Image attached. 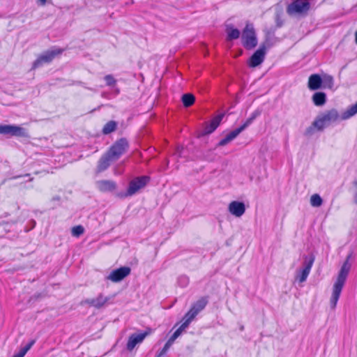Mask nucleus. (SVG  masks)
Returning <instances> with one entry per match:
<instances>
[{
	"label": "nucleus",
	"mask_w": 357,
	"mask_h": 357,
	"mask_svg": "<svg viewBox=\"0 0 357 357\" xmlns=\"http://www.w3.org/2000/svg\"><path fill=\"white\" fill-rule=\"evenodd\" d=\"M114 160L107 153L102 155L98 160L97 172H102L106 170L110 165V162Z\"/></svg>",
	"instance_id": "6ab92c4d"
},
{
	"label": "nucleus",
	"mask_w": 357,
	"mask_h": 357,
	"mask_svg": "<svg viewBox=\"0 0 357 357\" xmlns=\"http://www.w3.org/2000/svg\"><path fill=\"white\" fill-rule=\"evenodd\" d=\"M116 123L114 121H110L107 122L102 128V133L104 135H108L113 131H114L116 128Z\"/></svg>",
	"instance_id": "a878e982"
},
{
	"label": "nucleus",
	"mask_w": 357,
	"mask_h": 357,
	"mask_svg": "<svg viewBox=\"0 0 357 357\" xmlns=\"http://www.w3.org/2000/svg\"><path fill=\"white\" fill-rule=\"evenodd\" d=\"M322 85L324 88L332 89L333 86V77L329 75H324Z\"/></svg>",
	"instance_id": "bb28decb"
},
{
	"label": "nucleus",
	"mask_w": 357,
	"mask_h": 357,
	"mask_svg": "<svg viewBox=\"0 0 357 357\" xmlns=\"http://www.w3.org/2000/svg\"><path fill=\"white\" fill-rule=\"evenodd\" d=\"M149 180L150 178L147 176L135 178L129 183L128 190L123 197H130L135 195L139 190L146 185Z\"/></svg>",
	"instance_id": "39448f33"
},
{
	"label": "nucleus",
	"mask_w": 357,
	"mask_h": 357,
	"mask_svg": "<svg viewBox=\"0 0 357 357\" xmlns=\"http://www.w3.org/2000/svg\"><path fill=\"white\" fill-rule=\"evenodd\" d=\"M96 185L101 192H112L116 188V184L111 180H101L96 182Z\"/></svg>",
	"instance_id": "a211bd4d"
},
{
	"label": "nucleus",
	"mask_w": 357,
	"mask_h": 357,
	"mask_svg": "<svg viewBox=\"0 0 357 357\" xmlns=\"http://www.w3.org/2000/svg\"><path fill=\"white\" fill-rule=\"evenodd\" d=\"M178 282L180 284H181L183 286H185L188 282H189V280L187 277L185 276H181L178 279Z\"/></svg>",
	"instance_id": "4c0bfd02"
},
{
	"label": "nucleus",
	"mask_w": 357,
	"mask_h": 357,
	"mask_svg": "<svg viewBox=\"0 0 357 357\" xmlns=\"http://www.w3.org/2000/svg\"><path fill=\"white\" fill-rule=\"evenodd\" d=\"M84 231V229L81 225H77L72 228V235L78 237L82 235Z\"/></svg>",
	"instance_id": "473e14b6"
},
{
	"label": "nucleus",
	"mask_w": 357,
	"mask_h": 357,
	"mask_svg": "<svg viewBox=\"0 0 357 357\" xmlns=\"http://www.w3.org/2000/svg\"><path fill=\"white\" fill-rule=\"evenodd\" d=\"M225 116V113L218 114V116H215L211 121L210 124L213 126L215 129L218 127L220 125L222 119H223Z\"/></svg>",
	"instance_id": "7c9ffc66"
},
{
	"label": "nucleus",
	"mask_w": 357,
	"mask_h": 357,
	"mask_svg": "<svg viewBox=\"0 0 357 357\" xmlns=\"http://www.w3.org/2000/svg\"><path fill=\"white\" fill-rule=\"evenodd\" d=\"M156 357H160V356H157Z\"/></svg>",
	"instance_id": "8fccbe9b"
},
{
	"label": "nucleus",
	"mask_w": 357,
	"mask_h": 357,
	"mask_svg": "<svg viewBox=\"0 0 357 357\" xmlns=\"http://www.w3.org/2000/svg\"><path fill=\"white\" fill-rule=\"evenodd\" d=\"M131 269L128 266H122L113 270L109 275L106 277V280L113 282H119L130 275Z\"/></svg>",
	"instance_id": "9d476101"
},
{
	"label": "nucleus",
	"mask_w": 357,
	"mask_h": 357,
	"mask_svg": "<svg viewBox=\"0 0 357 357\" xmlns=\"http://www.w3.org/2000/svg\"><path fill=\"white\" fill-rule=\"evenodd\" d=\"M323 131L322 128H320V125H314V121L312 122L310 126L306 128L304 132V135L306 137H310L314 134L315 131Z\"/></svg>",
	"instance_id": "393cba45"
},
{
	"label": "nucleus",
	"mask_w": 357,
	"mask_h": 357,
	"mask_svg": "<svg viewBox=\"0 0 357 357\" xmlns=\"http://www.w3.org/2000/svg\"><path fill=\"white\" fill-rule=\"evenodd\" d=\"M242 131L239 128L230 132L225 138L221 139L218 144V146H223L229 144L231 141L234 139Z\"/></svg>",
	"instance_id": "412c9836"
},
{
	"label": "nucleus",
	"mask_w": 357,
	"mask_h": 357,
	"mask_svg": "<svg viewBox=\"0 0 357 357\" xmlns=\"http://www.w3.org/2000/svg\"><path fill=\"white\" fill-rule=\"evenodd\" d=\"M266 49L264 45H260L259 49L256 50L250 56L248 61V66L250 68H255L263 63L265 59Z\"/></svg>",
	"instance_id": "ddd939ff"
},
{
	"label": "nucleus",
	"mask_w": 357,
	"mask_h": 357,
	"mask_svg": "<svg viewBox=\"0 0 357 357\" xmlns=\"http://www.w3.org/2000/svg\"><path fill=\"white\" fill-rule=\"evenodd\" d=\"M323 200L318 194H314L310 197V204L314 207H319L321 206Z\"/></svg>",
	"instance_id": "c85d7f7f"
},
{
	"label": "nucleus",
	"mask_w": 357,
	"mask_h": 357,
	"mask_svg": "<svg viewBox=\"0 0 357 357\" xmlns=\"http://www.w3.org/2000/svg\"><path fill=\"white\" fill-rule=\"evenodd\" d=\"M109 298L104 296L102 294H99L96 298L86 299L84 303L89 304L96 308L102 307L108 301Z\"/></svg>",
	"instance_id": "f3484780"
},
{
	"label": "nucleus",
	"mask_w": 357,
	"mask_h": 357,
	"mask_svg": "<svg viewBox=\"0 0 357 357\" xmlns=\"http://www.w3.org/2000/svg\"><path fill=\"white\" fill-rule=\"evenodd\" d=\"M207 303L208 299L206 297H202L193 303L190 310L185 314V317L192 321L195 317L205 308Z\"/></svg>",
	"instance_id": "9b49d317"
},
{
	"label": "nucleus",
	"mask_w": 357,
	"mask_h": 357,
	"mask_svg": "<svg viewBox=\"0 0 357 357\" xmlns=\"http://www.w3.org/2000/svg\"><path fill=\"white\" fill-rule=\"evenodd\" d=\"M178 331H176L173 335L169 337V342L174 343V342L176 340V339L180 335Z\"/></svg>",
	"instance_id": "58836bf2"
},
{
	"label": "nucleus",
	"mask_w": 357,
	"mask_h": 357,
	"mask_svg": "<svg viewBox=\"0 0 357 357\" xmlns=\"http://www.w3.org/2000/svg\"><path fill=\"white\" fill-rule=\"evenodd\" d=\"M312 100L316 106H323L326 102V95L322 91L316 92L312 95Z\"/></svg>",
	"instance_id": "4be33fe9"
},
{
	"label": "nucleus",
	"mask_w": 357,
	"mask_h": 357,
	"mask_svg": "<svg viewBox=\"0 0 357 357\" xmlns=\"http://www.w3.org/2000/svg\"><path fill=\"white\" fill-rule=\"evenodd\" d=\"M59 199V197H54V199H55V200H57V199Z\"/></svg>",
	"instance_id": "49530a36"
},
{
	"label": "nucleus",
	"mask_w": 357,
	"mask_h": 357,
	"mask_svg": "<svg viewBox=\"0 0 357 357\" xmlns=\"http://www.w3.org/2000/svg\"><path fill=\"white\" fill-rule=\"evenodd\" d=\"M225 31L227 33V40H233L238 39L240 37L241 32L240 31L234 28L232 24H227Z\"/></svg>",
	"instance_id": "aec40b11"
},
{
	"label": "nucleus",
	"mask_w": 357,
	"mask_h": 357,
	"mask_svg": "<svg viewBox=\"0 0 357 357\" xmlns=\"http://www.w3.org/2000/svg\"><path fill=\"white\" fill-rule=\"evenodd\" d=\"M314 259L315 257L312 254L304 257L303 268L298 270L296 275V280L300 283H303L307 280L314 264Z\"/></svg>",
	"instance_id": "423d86ee"
},
{
	"label": "nucleus",
	"mask_w": 357,
	"mask_h": 357,
	"mask_svg": "<svg viewBox=\"0 0 357 357\" xmlns=\"http://www.w3.org/2000/svg\"><path fill=\"white\" fill-rule=\"evenodd\" d=\"M40 2L41 5H45L47 2V0H38Z\"/></svg>",
	"instance_id": "ea45409f"
},
{
	"label": "nucleus",
	"mask_w": 357,
	"mask_h": 357,
	"mask_svg": "<svg viewBox=\"0 0 357 357\" xmlns=\"http://www.w3.org/2000/svg\"><path fill=\"white\" fill-rule=\"evenodd\" d=\"M24 176H30V174H25Z\"/></svg>",
	"instance_id": "a18cd8bd"
},
{
	"label": "nucleus",
	"mask_w": 357,
	"mask_h": 357,
	"mask_svg": "<svg viewBox=\"0 0 357 357\" xmlns=\"http://www.w3.org/2000/svg\"><path fill=\"white\" fill-rule=\"evenodd\" d=\"M172 344L173 343L170 342L169 340H168L167 342L165 343V346L163 347L162 349L161 350V351L160 352V354L158 356H160V357H162V356L166 353V351L168 350V349Z\"/></svg>",
	"instance_id": "e433bc0d"
},
{
	"label": "nucleus",
	"mask_w": 357,
	"mask_h": 357,
	"mask_svg": "<svg viewBox=\"0 0 357 357\" xmlns=\"http://www.w3.org/2000/svg\"><path fill=\"white\" fill-rule=\"evenodd\" d=\"M177 149H178V151L181 152L179 147H177Z\"/></svg>",
	"instance_id": "de8ad7c7"
},
{
	"label": "nucleus",
	"mask_w": 357,
	"mask_h": 357,
	"mask_svg": "<svg viewBox=\"0 0 357 357\" xmlns=\"http://www.w3.org/2000/svg\"><path fill=\"white\" fill-rule=\"evenodd\" d=\"M310 5L307 0H295L287 8V13L290 15L304 14L310 10Z\"/></svg>",
	"instance_id": "6e6552de"
},
{
	"label": "nucleus",
	"mask_w": 357,
	"mask_h": 357,
	"mask_svg": "<svg viewBox=\"0 0 357 357\" xmlns=\"http://www.w3.org/2000/svg\"><path fill=\"white\" fill-rule=\"evenodd\" d=\"M215 130V128L213 126H212L210 123L206 124L204 129L202 135H209L212 133Z\"/></svg>",
	"instance_id": "c9c22d12"
},
{
	"label": "nucleus",
	"mask_w": 357,
	"mask_h": 357,
	"mask_svg": "<svg viewBox=\"0 0 357 357\" xmlns=\"http://www.w3.org/2000/svg\"><path fill=\"white\" fill-rule=\"evenodd\" d=\"M183 324L181 325V326L176 330L177 331L179 332L180 334H181L182 331L185 329L188 326L189 324L191 323V320L190 319H188V317H185V316L183 317Z\"/></svg>",
	"instance_id": "72a5a7b5"
},
{
	"label": "nucleus",
	"mask_w": 357,
	"mask_h": 357,
	"mask_svg": "<svg viewBox=\"0 0 357 357\" xmlns=\"http://www.w3.org/2000/svg\"><path fill=\"white\" fill-rule=\"evenodd\" d=\"M128 148V141L125 138H121L114 143L107 153L115 160L119 159Z\"/></svg>",
	"instance_id": "1a4fd4ad"
},
{
	"label": "nucleus",
	"mask_w": 357,
	"mask_h": 357,
	"mask_svg": "<svg viewBox=\"0 0 357 357\" xmlns=\"http://www.w3.org/2000/svg\"><path fill=\"white\" fill-rule=\"evenodd\" d=\"M225 116V113L218 114V116H215L211 121L210 124L213 126L215 129L218 127L220 125L222 119H223Z\"/></svg>",
	"instance_id": "c756f323"
},
{
	"label": "nucleus",
	"mask_w": 357,
	"mask_h": 357,
	"mask_svg": "<svg viewBox=\"0 0 357 357\" xmlns=\"http://www.w3.org/2000/svg\"><path fill=\"white\" fill-rule=\"evenodd\" d=\"M355 42L357 44V31L355 33Z\"/></svg>",
	"instance_id": "79ce46f5"
},
{
	"label": "nucleus",
	"mask_w": 357,
	"mask_h": 357,
	"mask_svg": "<svg viewBox=\"0 0 357 357\" xmlns=\"http://www.w3.org/2000/svg\"><path fill=\"white\" fill-rule=\"evenodd\" d=\"M282 12L281 11H278L275 13V26H274L275 28H276V29L278 28H280L281 26H282L283 25V20L282 19Z\"/></svg>",
	"instance_id": "2f4dec72"
},
{
	"label": "nucleus",
	"mask_w": 357,
	"mask_h": 357,
	"mask_svg": "<svg viewBox=\"0 0 357 357\" xmlns=\"http://www.w3.org/2000/svg\"><path fill=\"white\" fill-rule=\"evenodd\" d=\"M33 178H30L29 181H33Z\"/></svg>",
	"instance_id": "09e8293b"
},
{
	"label": "nucleus",
	"mask_w": 357,
	"mask_h": 357,
	"mask_svg": "<svg viewBox=\"0 0 357 357\" xmlns=\"http://www.w3.org/2000/svg\"><path fill=\"white\" fill-rule=\"evenodd\" d=\"M243 46L246 50H252L257 45V38L254 26L251 23H247L243 30L241 36Z\"/></svg>",
	"instance_id": "7ed1b4c3"
},
{
	"label": "nucleus",
	"mask_w": 357,
	"mask_h": 357,
	"mask_svg": "<svg viewBox=\"0 0 357 357\" xmlns=\"http://www.w3.org/2000/svg\"><path fill=\"white\" fill-rule=\"evenodd\" d=\"M322 78L319 74H312L309 77L307 86L310 90L315 91L321 88Z\"/></svg>",
	"instance_id": "dca6fc26"
},
{
	"label": "nucleus",
	"mask_w": 357,
	"mask_h": 357,
	"mask_svg": "<svg viewBox=\"0 0 357 357\" xmlns=\"http://www.w3.org/2000/svg\"><path fill=\"white\" fill-rule=\"evenodd\" d=\"M0 134L19 137H29L26 129L16 125H0Z\"/></svg>",
	"instance_id": "0eeeda50"
},
{
	"label": "nucleus",
	"mask_w": 357,
	"mask_h": 357,
	"mask_svg": "<svg viewBox=\"0 0 357 357\" xmlns=\"http://www.w3.org/2000/svg\"><path fill=\"white\" fill-rule=\"evenodd\" d=\"M350 257L351 255H349L347 257L346 261L344 262L340 268L337 280L333 284V294L330 301V305L332 309H335L337 305V303L340 298L342 289L344 287L349 270L351 268V264L349 262Z\"/></svg>",
	"instance_id": "f03ea898"
},
{
	"label": "nucleus",
	"mask_w": 357,
	"mask_h": 357,
	"mask_svg": "<svg viewBox=\"0 0 357 357\" xmlns=\"http://www.w3.org/2000/svg\"><path fill=\"white\" fill-rule=\"evenodd\" d=\"M357 114V102L349 107L341 115L342 120H346ZM340 117L339 112L336 109L326 110L319 114L314 119V125H320V128L323 130L329 126L331 123L335 122Z\"/></svg>",
	"instance_id": "f257e3e1"
},
{
	"label": "nucleus",
	"mask_w": 357,
	"mask_h": 357,
	"mask_svg": "<svg viewBox=\"0 0 357 357\" xmlns=\"http://www.w3.org/2000/svg\"><path fill=\"white\" fill-rule=\"evenodd\" d=\"M181 100L185 107H189L194 104L195 97L192 93H185L182 96Z\"/></svg>",
	"instance_id": "5701e85b"
},
{
	"label": "nucleus",
	"mask_w": 357,
	"mask_h": 357,
	"mask_svg": "<svg viewBox=\"0 0 357 357\" xmlns=\"http://www.w3.org/2000/svg\"><path fill=\"white\" fill-rule=\"evenodd\" d=\"M35 340H31L29 342L25 347L22 348L20 351L15 354L13 357H24L26 352L31 348V347L34 344Z\"/></svg>",
	"instance_id": "cd10ccee"
},
{
	"label": "nucleus",
	"mask_w": 357,
	"mask_h": 357,
	"mask_svg": "<svg viewBox=\"0 0 357 357\" xmlns=\"http://www.w3.org/2000/svg\"><path fill=\"white\" fill-rule=\"evenodd\" d=\"M150 330L146 331L144 332L140 333H133L129 336L126 349L129 351H131L134 349L136 345L142 343L144 340L150 334Z\"/></svg>",
	"instance_id": "f8f14e48"
},
{
	"label": "nucleus",
	"mask_w": 357,
	"mask_h": 357,
	"mask_svg": "<svg viewBox=\"0 0 357 357\" xmlns=\"http://www.w3.org/2000/svg\"><path fill=\"white\" fill-rule=\"evenodd\" d=\"M240 330H241V331H243V330H244V326H241V327H240Z\"/></svg>",
	"instance_id": "37998d69"
},
{
	"label": "nucleus",
	"mask_w": 357,
	"mask_h": 357,
	"mask_svg": "<svg viewBox=\"0 0 357 357\" xmlns=\"http://www.w3.org/2000/svg\"><path fill=\"white\" fill-rule=\"evenodd\" d=\"M261 114V111L259 109L255 110L251 116L246 120V121L239 127L241 131H243L252 121Z\"/></svg>",
	"instance_id": "b1692460"
},
{
	"label": "nucleus",
	"mask_w": 357,
	"mask_h": 357,
	"mask_svg": "<svg viewBox=\"0 0 357 357\" xmlns=\"http://www.w3.org/2000/svg\"><path fill=\"white\" fill-rule=\"evenodd\" d=\"M20 177H21V176H15L13 178H20Z\"/></svg>",
	"instance_id": "c03bdc74"
},
{
	"label": "nucleus",
	"mask_w": 357,
	"mask_h": 357,
	"mask_svg": "<svg viewBox=\"0 0 357 357\" xmlns=\"http://www.w3.org/2000/svg\"><path fill=\"white\" fill-rule=\"evenodd\" d=\"M276 28L271 26L264 29L265 33L264 41L260 45H264L265 49L270 48L277 42V38L275 36Z\"/></svg>",
	"instance_id": "4468645a"
},
{
	"label": "nucleus",
	"mask_w": 357,
	"mask_h": 357,
	"mask_svg": "<svg viewBox=\"0 0 357 357\" xmlns=\"http://www.w3.org/2000/svg\"><path fill=\"white\" fill-rule=\"evenodd\" d=\"M104 79L106 82V84L109 86H114L116 83V80L112 75H107Z\"/></svg>",
	"instance_id": "f704fd0d"
},
{
	"label": "nucleus",
	"mask_w": 357,
	"mask_h": 357,
	"mask_svg": "<svg viewBox=\"0 0 357 357\" xmlns=\"http://www.w3.org/2000/svg\"><path fill=\"white\" fill-rule=\"evenodd\" d=\"M63 52V50L61 48H53L46 51L33 62L32 68L36 69L42 66L44 63H50L55 56L61 54Z\"/></svg>",
	"instance_id": "20e7f679"
},
{
	"label": "nucleus",
	"mask_w": 357,
	"mask_h": 357,
	"mask_svg": "<svg viewBox=\"0 0 357 357\" xmlns=\"http://www.w3.org/2000/svg\"><path fill=\"white\" fill-rule=\"evenodd\" d=\"M354 201H355V203L357 204V192H356L355 196H354Z\"/></svg>",
	"instance_id": "a19ab883"
},
{
	"label": "nucleus",
	"mask_w": 357,
	"mask_h": 357,
	"mask_svg": "<svg viewBox=\"0 0 357 357\" xmlns=\"http://www.w3.org/2000/svg\"><path fill=\"white\" fill-rule=\"evenodd\" d=\"M228 210L231 214L239 218L244 214L245 206L242 202L233 201L229 204Z\"/></svg>",
	"instance_id": "2eb2a0df"
}]
</instances>
